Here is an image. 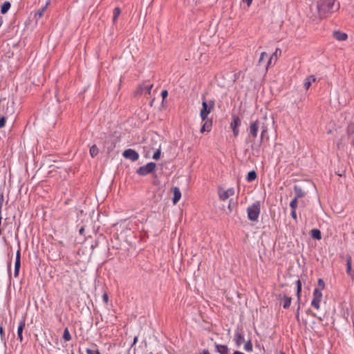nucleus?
<instances>
[{"instance_id":"nucleus-15","label":"nucleus","mask_w":354,"mask_h":354,"mask_svg":"<svg viewBox=\"0 0 354 354\" xmlns=\"http://www.w3.org/2000/svg\"><path fill=\"white\" fill-rule=\"evenodd\" d=\"M278 52L279 54H281V50L279 48H277L274 53H272V55L269 57V59L266 64V70H268V67L270 66L272 64V61H274V64L276 63L277 59V53Z\"/></svg>"},{"instance_id":"nucleus-43","label":"nucleus","mask_w":354,"mask_h":354,"mask_svg":"<svg viewBox=\"0 0 354 354\" xmlns=\"http://www.w3.org/2000/svg\"><path fill=\"white\" fill-rule=\"evenodd\" d=\"M290 215L294 220H297L296 209H291Z\"/></svg>"},{"instance_id":"nucleus-4","label":"nucleus","mask_w":354,"mask_h":354,"mask_svg":"<svg viewBox=\"0 0 354 354\" xmlns=\"http://www.w3.org/2000/svg\"><path fill=\"white\" fill-rule=\"evenodd\" d=\"M202 109L200 112V116L202 120H205L208 117V115L214 109L215 106V100H211L207 102L204 95L202 97Z\"/></svg>"},{"instance_id":"nucleus-14","label":"nucleus","mask_w":354,"mask_h":354,"mask_svg":"<svg viewBox=\"0 0 354 354\" xmlns=\"http://www.w3.org/2000/svg\"><path fill=\"white\" fill-rule=\"evenodd\" d=\"M153 87V84H142L139 86L137 92L138 93H142L145 92L146 94H150L151 93V89Z\"/></svg>"},{"instance_id":"nucleus-52","label":"nucleus","mask_w":354,"mask_h":354,"mask_svg":"<svg viewBox=\"0 0 354 354\" xmlns=\"http://www.w3.org/2000/svg\"><path fill=\"white\" fill-rule=\"evenodd\" d=\"M232 199H231V200L230 201V204H229V206H228V207H229V208H231V206H232Z\"/></svg>"},{"instance_id":"nucleus-3","label":"nucleus","mask_w":354,"mask_h":354,"mask_svg":"<svg viewBox=\"0 0 354 354\" xmlns=\"http://www.w3.org/2000/svg\"><path fill=\"white\" fill-rule=\"evenodd\" d=\"M260 122L258 120L252 122L249 127V136L246 138V142H250L252 143L251 149L253 150L257 149L254 144V139L257 137Z\"/></svg>"},{"instance_id":"nucleus-16","label":"nucleus","mask_w":354,"mask_h":354,"mask_svg":"<svg viewBox=\"0 0 354 354\" xmlns=\"http://www.w3.org/2000/svg\"><path fill=\"white\" fill-rule=\"evenodd\" d=\"M333 37L338 41H345L348 38V35L345 32H342L339 30L333 32Z\"/></svg>"},{"instance_id":"nucleus-41","label":"nucleus","mask_w":354,"mask_h":354,"mask_svg":"<svg viewBox=\"0 0 354 354\" xmlns=\"http://www.w3.org/2000/svg\"><path fill=\"white\" fill-rule=\"evenodd\" d=\"M20 248H18L17 253H16V259L15 261H21V253H20Z\"/></svg>"},{"instance_id":"nucleus-5","label":"nucleus","mask_w":354,"mask_h":354,"mask_svg":"<svg viewBox=\"0 0 354 354\" xmlns=\"http://www.w3.org/2000/svg\"><path fill=\"white\" fill-rule=\"evenodd\" d=\"M261 212V203L259 201L253 203L247 208L248 218L250 221L258 220Z\"/></svg>"},{"instance_id":"nucleus-31","label":"nucleus","mask_w":354,"mask_h":354,"mask_svg":"<svg viewBox=\"0 0 354 354\" xmlns=\"http://www.w3.org/2000/svg\"><path fill=\"white\" fill-rule=\"evenodd\" d=\"M268 57V55L266 52H262L261 53L260 57L259 59L258 65H262L265 62L264 59Z\"/></svg>"},{"instance_id":"nucleus-47","label":"nucleus","mask_w":354,"mask_h":354,"mask_svg":"<svg viewBox=\"0 0 354 354\" xmlns=\"http://www.w3.org/2000/svg\"><path fill=\"white\" fill-rule=\"evenodd\" d=\"M62 337L64 340H66V337H67V335H66V328H65L64 330V332H63V335H62Z\"/></svg>"},{"instance_id":"nucleus-20","label":"nucleus","mask_w":354,"mask_h":354,"mask_svg":"<svg viewBox=\"0 0 354 354\" xmlns=\"http://www.w3.org/2000/svg\"><path fill=\"white\" fill-rule=\"evenodd\" d=\"M294 191L295 196L294 198H300L305 196V192L303 191L302 188L297 185L294 186Z\"/></svg>"},{"instance_id":"nucleus-30","label":"nucleus","mask_w":354,"mask_h":354,"mask_svg":"<svg viewBox=\"0 0 354 354\" xmlns=\"http://www.w3.org/2000/svg\"><path fill=\"white\" fill-rule=\"evenodd\" d=\"M346 133L348 136L354 134V123L350 122L346 128Z\"/></svg>"},{"instance_id":"nucleus-54","label":"nucleus","mask_w":354,"mask_h":354,"mask_svg":"<svg viewBox=\"0 0 354 354\" xmlns=\"http://www.w3.org/2000/svg\"><path fill=\"white\" fill-rule=\"evenodd\" d=\"M71 339V335L69 334V333L68 332V341L70 340Z\"/></svg>"},{"instance_id":"nucleus-51","label":"nucleus","mask_w":354,"mask_h":354,"mask_svg":"<svg viewBox=\"0 0 354 354\" xmlns=\"http://www.w3.org/2000/svg\"><path fill=\"white\" fill-rule=\"evenodd\" d=\"M137 341H138V337H136L134 338V339H133V344H136V343L137 342Z\"/></svg>"},{"instance_id":"nucleus-44","label":"nucleus","mask_w":354,"mask_h":354,"mask_svg":"<svg viewBox=\"0 0 354 354\" xmlns=\"http://www.w3.org/2000/svg\"><path fill=\"white\" fill-rule=\"evenodd\" d=\"M168 95V91L167 90H162L161 92V96L165 100Z\"/></svg>"},{"instance_id":"nucleus-13","label":"nucleus","mask_w":354,"mask_h":354,"mask_svg":"<svg viewBox=\"0 0 354 354\" xmlns=\"http://www.w3.org/2000/svg\"><path fill=\"white\" fill-rule=\"evenodd\" d=\"M174 196L172 198V202L174 205H176L181 198V192L180 189L177 187H174L171 189Z\"/></svg>"},{"instance_id":"nucleus-34","label":"nucleus","mask_w":354,"mask_h":354,"mask_svg":"<svg viewBox=\"0 0 354 354\" xmlns=\"http://www.w3.org/2000/svg\"><path fill=\"white\" fill-rule=\"evenodd\" d=\"M244 349L246 351H249V352L252 351V344L251 341H248V342H245V344L244 345Z\"/></svg>"},{"instance_id":"nucleus-19","label":"nucleus","mask_w":354,"mask_h":354,"mask_svg":"<svg viewBox=\"0 0 354 354\" xmlns=\"http://www.w3.org/2000/svg\"><path fill=\"white\" fill-rule=\"evenodd\" d=\"M25 326H26L25 321L21 320L19 322V326L17 328V337L20 340V342H22V340H23L22 332L25 328Z\"/></svg>"},{"instance_id":"nucleus-29","label":"nucleus","mask_w":354,"mask_h":354,"mask_svg":"<svg viewBox=\"0 0 354 354\" xmlns=\"http://www.w3.org/2000/svg\"><path fill=\"white\" fill-rule=\"evenodd\" d=\"M99 153V149L97 147L94 145L90 148V154L92 157L96 156Z\"/></svg>"},{"instance_id":"nucleus-18","label":"nucleus","mask_w":354,"mask_h":354,"mask_svg":"<svg viewBox=\"0 0 354 354\" xmlns=\"http://www.w3.org/2000/svg\"><path fill=\"white\" fill-rule=\"evenodd\" d=\"M215 347L216 352L219 353L220 354H230L229 349L225 345L216 344Z\"/></svg>"},{"instance_id":"nucleus-21","label":"nucleus","mask_w":354,"mask_h":354,"mask_svg":"<svg viewBox=\"0 0 354 354\" xmlns=\"http://www.w3.org/2000/svg\"><path fill=\"white\" fill-rule=\"evenodd\" d=\"M311 236L316 240H320L322 239V233L319 229L314 228L310 231Z\"/></svg>"},{"instance_id":"nucleus-12","label":"nucleus","mask_w":354,"mask_h":354,"mask_svg":"<svg viewBox=\"0 0 354 354\" xmlns=\"http://www.w3.org/2000/svg\"><path fill=\"white\" fill-rule=\"evenodd\" d=\"M219 198L220 200L224 201L227 200L230 196H233L234 194V189L229 188L227 190L223 192H219Z\"/></svg>"},{"instance_id":"nucleus-17","label":"nucleus","mask_w":354,"mask_h":354,"mask_svg":"<svg viewBox=\"0 0 354 354\" xmlns=\"http://www.w3.org/2000/svg\"><path fill=\"white\" fill-rule=\"evenodd\" d=\"M316 80V78L314 75H309L308 76L305 80H304V87L306 90H308L313 82H315Z\"/></svg>"},{"instance_id":"nucleus-58","label":"nucleus","mask_w":354,"mask_h":354,"mask_svg":"<svg viewBox=\"0 0 354 354\" xmlns=\"http://www.w3.org/2000/svg\"><path fill=\"white\" fill-rule=\"evenodd\" d=\"M281 354H284V353H281Z\"/></svg>"},{"instance_id":"nucleus-36","label":"nucleus","mask_w":354,"mask_h":354,"mask_svg":"<svg viewBox=\"0 0 354 354\" xmlns=\"http://www.w3.org/2000/svg\"><path fill=\"white\" fill-rule=\"evenodd\" d=\"M317 282L319 286L318 288L321 290V291H322V290H324L325 288V283L324 280L322 279H319Z\"/></svg>"},{"instance_id":"nucleus-7","label":"nucleus","mask_w":354,"mask_h":354,"mask_svg":"<svg viewBox=\"0 0 354 354\" xmlns=\"http://www.w3.org/2000/svg\"><path fill=\"white\" fill-rule=\"evenodd\" d=\"M322 299V292L319 288H315L313 294V299L311 301V306L316 310H319L320 303Z\"/></svg>"},{"instance_id":"nucleus-55","label":"nucleus","mask_w":354,"mask_h":354,"mask_svg":"<svg viewBox=\"0 0 354 354\" xmlns=\"http://www.w3.org/2000/svg\"><path fill=\"white\" fill-rule=\"evenodd\" d=\"M1 24H2V18H1V17H0V26H1Z\"/></svg>"},{"instance_id":"nucleus-23","label":"nucleus","mask_w":354,"mask_h":354,"mask_svg":"<svg viewBox=\"0 0 354 354\" xmlns=\"http://www.w3.org/2000/svg\"><path fill=\"white\" fill-rule=\"evenodd\" d=\"M257 172L254 170H252L248 173L245 179L248 182H252L257 178Z\"/></svg>"},{"instance_id":"nucleus-11","label":"nucleus","mask_w":354,"mask_h":354,"mask_svg":"<svg viewBox=\"0 0 354 354\" xmlns=\"http://www.w3.org/2000/svg\"><path fill=\"white\" fill-rule=\"evenodd\" d=\"M202 121L204 122V123L201 128L200 132L201 133H203L205 131L209 132L212 127V120L209 119L207 117L206 120Z\"/></svg>"},{"instance_id":"nucleus-24","label":"nucleus","mask_w":354,"mask_h":354,"mask_svg":"<svg viewBox=\"0 0 354 354\" xmlns=\"http://www.w3.org/2000/svg\"><path fill=\"white\" fill-rule=\"evenodd\" d=\"M296 285H297V302L299 303L301 301V283L299 279L296 281Z\"/></svg>"},{"instance_id":"nucleus-50","label":"nucleus","mask_w":354,"mask_h":354,"mask_svg":"<svg viewBox=\"0 0 354 354\" xmlns=\"http://www.w3.org/2000/svg\"><path fill=\"white\" fill-rule=\"evenodd\" d=\"M233 354H245L241 351H235Z\"/></svg>"},{"instance_id":"nucleus-46","label":"nucleus","mask_w":354,"mask_h":354,"mask_svg":"<svg viewBox=\"0 0 354 354\" xmlns=\"http://www.w3.org/2000/svg\"><path fill=\"white\" fill-rule=\"evenodd\" d=\"M243 2L247 3L248 7L250 6L252 3V0H242Z\"/></svg>"},{"instance_id":"nucleus-10","label":"nucleus","mask_w":354,"mask_h":354,"mask_svg":"<svg viewBox=\"0 0 354 354\" xmlns=\"http://www.w3.org/2000/svg\"><path fill=\"white\" fill-rule=\"evenodd\" d=\"M279 299H280V304H282L283 308L287 309L290 307L292 298L288 295H279Z\"/></svg>"},{"instance_id":"nucleus-27","label":"nucleus","mask_w":354,"mask_h":354,"mask_svg":"<svg viewBox=\"0 0 354 354\" xmlns=\"http://www.w3.org/2000/svg\"><path fill=\"white\" fill-rule=\"evenodd\" d=\"M346 273L349 275H352L351 272V257L350 256L347 257L346 259Z\"/></svg>"},{"instance_id":"nucleus-25","label":"nucleus","mask_w":354,"mask_h":354,"mask_svg":"<svg viewBox=\"0 0 354 354\" xmlns=\"http://www.w3.org/2000/svg\"><path fill=\"white\" fill-rule=\"evenodd\" d=\"M11 4L9 1H5L1 7V13L6 14L10 8Z\"/></svg>"},{"instance_id":"nucleus-35","label":"nucleus","mask_w":354,"mask_h":354,"mask_svg":"<svg viewBox=\"0 0 354 354\" xmlns=\"http://www.w3.org/2000/svg\"><path fill=\"white\" fill-rule=\"evenodd\" d=\"M86 352L87 354H100L98 349L86 348Z\"/></svg>"},{"instance_id":"nucleus-38","label":"nucleus","mask_w":354,"mask_h":354,"mask_svg":"<svg viewBox=\"0 0 354 354\" xmlns=\"http://www.w3.org/2000/svg\"><path fill=\"white\" fill-rule=\"evenodd\" d=\"M6 119L4 116L0 118V129L3 127L6 124Z\"/></svg>"},{"instance_id":"nucleus-9","label":"nucleus","mask_w":354,"mask_h":354,"mask_svg":"<svg viewBox=\"0 0 354 354\" xmlns=\"http://www.w3.org/2000/svg\"><path fill=\"white\" fill-rule=\"evenodd\" d=\"M122 156L131 161H136L139 158L138 153L132 149H128L124 151Z\"/></svg>"},{"instance_id":"nucleus-32","label":"nucleus","mask_w":354,"mask_h":354,"mask_svg":"<svg viewBox=\"0 0 354 354\" xmlns=\"http://www.w3.org/2000/svg\"><path fill=\"white\" fill-rule=\"evenodd\" d=\"M21 266V261H15V277L19 275V268Z\"/></svg>"},{"instance_id":"nucleus-45","label":"nucleus","mask_w":354,"mask_h":354,"mask_svg":"<svg viewBox=\"0 0 354 354\" xmlns=\"http://www.w3.org/2000/svg\"><path fill=\"white\" fill-rule=\"evenodd\" d=\"M105 238L104 236H102V235H100L99 237L97 238V239H95V244H97L99 243L100 242L102 241Z\"/></svg>"},{"instance_id":"nucleus-6","label":"nucleus","mask_w":354,"mask_h":354,"mask_svg":"<svg viewBox=\"0 0 354 354\" xmlns=\"http://www.w3.org/2000/svg\"><path fill=\"white\" fill-rule=\"evenodd\" d=\"M156 167V164L155 162H150L144 166L140 167L137 169L136 173L139 176H145L152 173L155 170Z\"/></svg>"},{"instance_id":"nucleus-39","label":"nucleus","mask_w":354,"mask_h":354,"mask_svg":"<svg viewBox=\"0 0 354 354\" xmlns=\"http://www.w3.org/2000/svg\"><path fill=\"white\" fill-rule=\"evenodd\" d=\"M4 201V196L3 193L0 194V213L1 214V209L3 207V203Z\"/></svg>"},{"instance_id":"nucleus-42","label":"nucleus","mask_w":354,"mask_h":354,"mask_svg":"<svg viewBox=\"0 0 354 354\" xmlns=\"http://www.w3.org/2000/svg\"><path fill=\"white\" fill-rule=\"evenodd\" d=\"M266 131H267V128L263 126L262 127V131H261V142L263 141L264 134H265V133H266Z\"/></svg>"},{"instance_id":"nucleus-57","label":"nucleus","mask_w":354,"mask_h":354,"mask_svg":"<svg viewBox=\"0 0 354 354\" xmlns=\"http://www.w3.org/2000/svg\"><path fill=\"white\" fill-rule=\"evenodd\" d=\"M93 234H94V236H97V234H96V233H95V232H93Z\"/></svg>"},{"instance_id":"nucleus-26","label":"nucleus","mask_w":354,"mask_h":354,"mask_svg":"<svg viewBox=\"0 0 354 354\" xmlns=\"http://www.w3.org/2000/svg\"><path fill=\"white\" fill-rule=\"evenodd\" d=\"M120 14H121V10H120V8L116 7L113 9V24L116 23L118 17L120 16Z\"/></svg>"},{"instance_id":"nucleus-22","label":"nucleus","mask_w":354,"mask_h":354,"mask_svg":"<svg viewBox=\"0 0 354 354\" xmlns=\"http://www.w3.org/2000/svg\"><path fill=\"white\" fill-rule=\"evenodd\" d=\"M244 339V335L239 332H236L234 335V340L238 346H240Z\"/></svg>"},{"instance_id":"nucleus-33","label":"nucleus","mask_w":354,"mask_h":354,"mask_svg":"<svg viewBox=\"0 0 354 354\" xmlns=\"http://www.w3.org/2000/svg\"><path fill=\"white\" fill-rule=\"evenodd\" d=\"M298 199L294 198L290 203V207L291 209H296L297 207Z\"/></svg>"},{"instance_id":"nucleus-40","label":"nucleus","mask_w":354,"mask_h":354,"mask_svg":"<svg viewBox=\"0 0 354 354\" xmlns=\"http://www.w3.org/2000/svg\"><path fill=\"white\" fill-rule=\"evenodd\" d=\"M102 299H103V301L107 304H108V301H109V297H108V295L106 292H104L102 295Z\"/></svg>"},{"instance_id":"nucleus-48","label":"nucleus","mask_w":354,"mask_h":354,"mask_svg":"<svg viewBox=\"0 0 354 354\" xmlns=\"http://www.w3.org/2000/svg\"><path fill=\"white\" fill-rule=\"evenodd\" d=\"M201 354H210L207 350H203Z\"/></svg>"},{"instance_id":"nucleus-49","label":"nucleus","mask_w":354,"mask_h":354,"mask_svg":"<svg viewBox=\"0 0 354 354\" xmlns=\"http://www.w3.org/2000/svg\"><path fill=\"white\" fill-rule=\"evenodd\" d=\"M0 334L1 336L3 334V328L1 326H0Z\"/></svg>"},{"instance_id":"nucleus-1","label":"nucleus","mask_w":354,"mask_h":354,"mask_svg":"<svg viewBox=\"0 0 354 354\" xmlns=\"http://www.w3.org/2000/svg\"><path fill=\"white\" fill-rule=\"evenodd\" d=\"M70 217L69 231L71 237L75 236V243H84L86 241L93 242V236L89 234L87 236L84 234L85 225L81 220L77 224H75L73 221L77 216L75 211L70 212L68 214Z\"/></svg>"},{"instance_id":"nucleus-28","label":"nucleus","mask_w":354,"mask_h":354,"mask_svg":"<svg viewBox=\"0 0 354 354\" xmlns=\"http://www.w3.org/2000/svg\"><path fill=\"white\" fill-rule=\"evenodd\" d=\"M50 3V0L47 1L46 2V4L44 6H43L42 8H41L37 12V15H38L39 17H41L43 15H44V12L46 10V8L48 7V6L49 5Z\"/></svg>"},{"instance_id":"nucleus-8","label":"nucleus","mask_w":354,"mask_h":354,"mask_svg":"<svg viewBox=\"0 0 354 354\" xmlns=\"http://www.w3.org/2000/svg\"><path fill=\"white\" fill-rule=\"evenodd\" d=\"M241 121L240 118L236 115H232L230 127L232 130L233 134L235 137L239 134V127L241 126Z\"/></svg>"},{"instance_id":"nucleus-2","label":"nucleus","mask_w":354,"mask_h":354,"mask_svg":"<svg viewBox=\"0 0 354 354\" xmlns=\"http://www.w3.org/2000/svg\"><path fill=\"white\" fill-rule=\"evenodd\" d=\"M318 14L321 18H326L337 11L340 5L336 0H319L317 2Z\"/></svg>"},{"instance_id":"nucleus-53","label":"nucleus","mask_w":354,"mask_h":354,"mask_svg":"<svg viewBox=\"0 0 354 354\" xmlns=\"http://www.w3.org/2000/svg\"><path fill=\"white\" fill-rule=\"evenodd\" d=\"M299 309H300V306H298V308H297V317H298V316H299Z\"/></svg>"},{"instance_id":"nucleus-37","label":"nucleus","mask_w":354,"mask_h":354,"mask_svg":"<svg viewBox=\"0 0 354 354\" xmlns=\"http://www.w3.org/2000/svg\"><path fill=\"white\" fill-rule=\"evenodd\" d=\"M160 154H161V151L160 149H158V150H156V151L153 153V158L154 160H158L160 157Z\"/></svg>"},{"instance_id":"nucleus-56","label":"nucleus","mask_w":354,"mask_h":354,"mask_svg":"<svg viewBox=\"0 0 354 354\" xmlns=\"http://www.w3.org/2000/svg\"><path fill=\"white\" fill-rule=\"evenodd\" d=\"M352 145H353V147H354V138H353V142H352Z\"/></svg>"}]
</instances>
